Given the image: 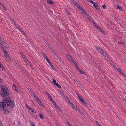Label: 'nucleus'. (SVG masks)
<instances>
[{"label":"nucleus","mask_w":126,"mask_h":126,"mask_svg":"<svg viewBox=\"0 0 126 126\" xmlns=\"http://www.w3.org/2000/svg\"><path fill=\"white\" fill-rule=\"evenodd\" d=\"M71 1L79 9L82 14L84 15H85L86 17L90 21H91V18L86 13L85 11L84 10L82 9V7L80 6L74 0H71Z\"/></svg>","instance_id":"1"},{"label":"nucleus","mask_w":126,"mask_h":126,"mask_svg":"<svg viewBox=\"0 0 126 126\" xmlns=\"http://www.w3.org/2000/svg\"><path fill=\"white\" fill-rule=\"evenodd\" d=\"M1 88L2 92L1 95L2 97H4L9 95V91L6 86H2Z\"/></svg>","instance_id":"2"},{"label":"nucleus","mask_w":126,"mask_h":126,"mask_svg":"<svg viewBox=\"0 0 126 126\" xmlns=\"http://www.w3.org/2000/svg\"><path fill=\"white\" fill-rule=\"evenodd\" d=\"M11 100L9 98H5L3 100V102L5 105L6 107L8 106L10 104Z\"/></svg>","instance_id":"3"},{"label":"nucleus","mask_w":126,"mask_h":126,"mask_svg":"<svg viewBox=\"0 0 126 126\" xmlns=\"http://www.w3.org/2000/svg\"><path fill=\"white\" fill-rule=\"evenodd\" d=\"M77 96L80 101L82 102L83 105L84 106H86L87 104L84 100L82 98V97L80 95L78 94Z\"/></svg>","instance_id":"4"},{"label":"nucleus","mask_w":126,"mask_h":126,"mask_svg":"<svg viewBox=\"0 0 126 126\" xmlns=\"http://www.w3.org/2000/svg\"><path fill=\"white\" fill-rule=\"evenodd\" d=\"M5 107H6V106L3 102H0V110H3Z\"/></svg>","instance_id":"5"},{"label":"nucleus","mask_w":126,"mask_h":126,"mask_svg":"<svg viewBox=\"0 0 126 126\" xmlns=\"http://www.w3.org/2000/svg\"><path fill=\"white\" fill-rule=\"evenodd\" d=\"M26 107L30 110L33 113H36L34 109L31 108L28 105H26Z\"/></svg>","instance_id":"6"},{"label":"nucleus","mask_w":126,"mask_h":126,"mask_svg":"<svg viewBox=\"0 0 126 126\" xmlns=\"http://www.w3.org/2000/svg\"><path fill=\"white\" fill-rule=\"evenodd\" d=\"M92 22L93 23L94 25V26L98 30H99L100 32H102V30L98 27L97 25L95 24V23L92 20Z\"/></svg>","instance_id":"7"},{"label":"nucleus","mask_w":126,"mask_h":126,"mask_svg":"<svg viewBox=\"0 0 126 126\" xmlns=\"http://www.w3.org/2000/svg\"><path fill=\"white\" fill-rule=\"evenodd\" d=\"M90 2L93 4V6L95 8H96L97 7V4L96 3H95L94 2L92 1H91Z\"/></svg>","instance_id":"8"},{"label":"nucleus","mask_w":126,"mask_h":126,"mask_svg":"<svg viewBox=\"0 0 126 126\" xmlns=\"http://www.w3.org/2000/svg\"><path fill=\"white\" fill-rule=\"evenodd\" d=\"M0 44H2L5 47H6V45L5 44V42L2 40L1 38L0 37Z\"/></svg>","instance_id":"9"},{"label":"nucleus","mask_w":126,"mask_h":126,"mask_svg":"<svg viewBox=\"0 0 126 126\" xmlns=\"http://www.w3.org/2000/svg\"><path fill=\"white\" fill-rule=\"evenodd\" d=\"M117 70L118 71L120 72V73L122 74V75L123 77H126V76L124 75V74L121 71V70L120 68H118V69H117Z\"/></svg>","instance_id":"10"},{"label":"nucleus","mask_w":126,"mask_h":126,"mask_svg":"<svg viewBox=\"0 0 126 126\" xmlns=\"http://www.w3.org/2000/svg\"><path fill=\"white\" fill-rule=\"evenodd\" d=\"M66 56L67 58L70 61L73 59L72 57L68 54H67Z\"/></svg>","instance_id":"11"},{"label":"nucleus","mask_w":126,"mask_h":126,"mask_svg":"<svg viewBox=\"0 0 126 126\" xmlns=\"http://www.w3.org/2000/svg\"><path fill=\"white\" fill-rule=\"evenodd\" d=\"M13 88L14 90H15L17 92H18V90L17 89L18 87L15 84H13Z\"/></svg>","instance_id":"12"},{"label":"nucleus","mask_w":126,"mask_h":126,"mask_svg":"<svg viewBox=\"0 0 126 126\" xmlns=\"http://www.w3.org/2000/svg\"><path fill=\"white\" fill-rule=\"evenodd\" d=\"M101 54L103 56H104L105 57H106L107 58H110L109 57L108 55H107V54L105 53H104L103 52Z\"/></svg>","instance_id":"13"},{"label":"nucleus","mask_w":126,"mask_h":126,"mask_svg":"<svg viewBox=\"0 0 126 126\" xmlns=\"http://www.w3.org/2000/svg\"><path fill=\"white\" fill-rule=\"evenodd\" d=\"M38 104L41 106L43 107L44 106V105L43 103L41 102V100H39L37 101Z\"/></svg>","instance_id":"14"},{"label":"nucleus","mask_w":126,"mask_h":126,"mask_svg":"<svg viewBox=\"0 0 126 126\" xmlns=\"http://www.w3.org/2000/svg\"><path fill=\"white\" fill-rule=\"evenodd\" d=\"M96 49L98 50V51L101 53H102L103 52L102 50L100 48L98 47H96Z\"/></svg>","instance_id":"15"},{"label":"nucleus","mask_w":126,"mask_h":126,"mask_svg":"<svg viewBox=\"0 0 126 126\" xmlns=\"http://www.w3.org/2000/svg\"><path fill=\"white\" fill-rule=\"evenodd\" d=\"M4 54L6 56V57L8 58L9 59V60H10L11 59L10 58V57L7 52H6V53H5Z\"/></svg>","instance_id":"16"},{"label":"nucleus","mask_w":126,"mask_h":126,"mask_svg":"<svg viewBox=\"0 0 126 126\" xmlns=\"http://www.w3.org/2000/svg\"><path fill=\"white\" fill-rule=\"evenodd\" d=\"M22 58L26 62L28 61V59L25 56V55L23 56Z\"/></svg>","instance_id":"17"},{"label":"nucleus","mask_w":126,"mask_h":126,"mask_svg":"<svg viewBox=\"0 0 126 126\" xmlns=\"http://www.w3.org/2000/svg\"><path fill=\"white\" fill-rule=\"evenodd\" d=\"M78 71L80 72L81 74H84V76H86V75L85 74L84 72L81 70L80 69Z\"/></svg>","instance_id":"18"},{"label":"nucleus","mask_w":126,"mask_h":126,"mask_svg":"<svg viewBox=\"0 0 126 126\" xmlns=\"http://www.w3.org/2000/svg\"><path fill=\"white\" fill-rule=\"evenodd\" d=\"M62 93L63 97L64 98L65 100H67L68 101V100H68V98L63 94V93Z\"/></svg>","instance_id":"19"},{"label":"nucleus","mask_w":126,"mask_h":126,"mask_svg":"<svg viewBox=\"0 0 126 126\" xmlns=\"http://www.w3.org/2000/svg\"><path fill=\"white\" fill-rule=\"evenodd\" d=\"M55 107L59 112H61L60 108L58 106H55Z\"/></svg>","instance_id":"20"},{"label":"nucleus","mask_w":126,"mask_h":126,"mask_svg":"<svg viewBox=\"0 0 126 126\" xmlns=\"http://www.w3.org/2000/svg\"><path fill=\"white\" fill-rule=\"evenodd\" d=\"M47 3L49 4H52L54 3V2L52 0L49 1L47 0Z\"/></svg>","instance_id":"21"},{"label":"nucleus","mask_w":126,"mask_h":126,"mask_svg":"<svg viewBox=\"0 0 126 126\" xmlns=\"http://www.w3.org/2000/svg\"><path fill=\"white\" fill-rule=\"evenodd\" d=\"M116 8L117 9H119L120 10H122V8L120 6L118 5L116 6Z\"/></svg>","instance_id":"22"},{"label":"nucleus","mask_w":126,"mask_h":126,"mask_svg":"<svg viewBox=\"0 0 126 126\" xmlns=\"http://www.w3.org/2000/svg\"><path fill=\"white\" fill-rule=\"evenodd\" d=\"M73 64H75L76 62L73 59V58L70 61Z\"/></svg>","instance_id":"23"},{"label":"nucleus","mask_w":126,"mask_h":126,"mask_svg":"<svg viewBox=\"0 0 126 126\" xmlns=\"http://www.w3.org/2000/svg\"><path fill=\"white\" fill-rule=\"evenodd\" d=\"M68 102H69V104L71 105V106L73 108L75 106H74V105L72 103H71V102H70L69 100H68Z\"/></svg>","instance_id":"24"},{"label":"nucleus","mask_w":126,"mask_h":126,"mask_svg":"<svg viewBox=\"0 0 126 126\" xmlns=\"http://www.w3.org/2000/svg\"><path fill=\"white\" fill-rule=\"evenodd\" d=\"M77 111L81 115H82V113H81V111L78 108Z\"/></svg>","instance_id":"25"},{"label":"nucleus","mask_w":126,"mask_h":126,"mask_svg":"<svg viewBox=\"0 0 126 126\" xmlns=\"http://www.w3.org/2000/svg\"><path fill=\"white\" fill-rule=\"evenodd\" d=\"M28 64V65L32 67V64L30 62L28 61L27 62H26Z\"/></svg>","instance_id":"26"},{"label":"nucleus","mask_w":126,"mask_h":126,"mask_svg":"<svg viewBox=\"0 0 126 126\" xmlns=\"http://www.w3.org/2000/svg\"><path fill=\"white\" fill-rule=\"evenodd\" d=\"M55 85L56 86H57L59 88H61V86L58 83L55 84Z\"/></svg>","instance_id":"27"},{"label":"nucleus","mask_w":126,"mask_h":126,"mask_svg":"<svg viewBox=\"0 0 126 126\" xmlns=\"http://www.w3.org/2000/svg\"><path fill=\"white\" fill-rule=\"evenodd\" d=\"M67 123L69 126H73L68 121H67Z\"/></svg>","instance_id":"28"},{"label":"nucleus","mask_w":126,"mask_h":126,"mask_svg":"<svg viewBox=\"0 0 126 126\" xmlns=\"http://www.w3.org/2000/svg\"><path fill=\"white\" fill-rule=\"evenodd\" d=\"M21 32L24 35H25L26 34V33L25 32L23 31L22 29H21L20 30Z\"/></svg>","instance_id":"29"},{"label":"nucleus","mask_w":126,"mask_h":126,"mask_svg":"<svg viewBox=\"0 0 126 126\" xmlns=\"http://www.w3.org/2000/svg\"><path fill=\"white\" fill-rule=\"evenodd\" d=\"M39 117L40 118L42 119H43L44 118L43 115L41 114H39Z\"/></svg>","instance_id":"30"},{"label":"nucleus","mask_w":126,"mask_h":126,"mask_svg":"<svg viewBox=\"0 0 126 126\" xmlns=\"http://www.w3.org/2000/svg\"><path fill=\"white\" fill-rule=\"evenodd\" d=\"M31 126H35L33 122H31L30 123Z\"/></svg>","instance_id":"31"},{"label":"nucleus","mask_w":126,"mask_h":126,"mask_svg":"<svg viewBox=\"0 0 126 126\" xmlns=\"http://www.w3.org/2000/svg\"><path fill=\"white\" fill-rule=\"evenodd\" d=\"M46 59L47 61L48 62L49 64H50V61L47 58V59Z\"/></svg>","instance_id":"32"},{"label":"nucleus","mask_w":126,"mask_h":126,"mask_svg":"<svg viewBox=\"0 0 126 126\" xmlns=\"http://www.w3.org/2000/svg\"><path fill=\"white\" fill-rule=\"evenodd\" d=\"M10 103L11 104H12V105H15V103L14 102V101H11H11L10 102Z\"/></svg>","instance_id":"33"},{"label":"nucleus","mask_w":126,"mask_h":126,"mask_svg":"<svg viewBox=\"0 0 126 126\" xmlns=\"http://www.w3.org/2000/svg\"><path fill=\"white\" fill-rule=\"evenodd\" d=\"M19 54H20V55L22 57L23 56H25V55H24L23 53L21 52H20L19 53Z\"/></svg>","instance_id":"34"},{"label":"nucleus","mask_w":126,"mask_h":126,"mask_svg":"<svg viewBox=\"0 0 126 126\" xmlns=\"http://www.w3.org/2000/svg\"><path fill=\"white\" fill-rule=\"evenodd\" d=\"M46 93L47 94V95L48 96V97L49 98H51V97L50 95H49V94L47 92H46Z\"/></svg>","instance_id":"35"},{"label":"nucleus","mask_w":126,"mask_h":126,"mask_svg":"<svg viewBox=\"0 0 126 126\" xmlns=\"http://www.w3.org/2000/svg\"><path fill=\"white\" fill-rule=\"evenodd\" d=\"M34 97L35 99H36L37 100V101L40 100L39 99H38L35 95H34Z\"/></svg>","instance_id":"36"},{"label":"nucleus","mask_w":126,"mask_h":126,"mask_svg":"<svg viewBox=\"0 0 126 126\" xmlns=\"http://www.w3.org/2000/svg\"><path fill=\"white\" fill-rule=\"evenodd\" d=\"M34 97L35 99H36L37 100V101L40 100L39 99H38L35 95H34Z\"/></svg>","instance_id":"37"},{"label":"nucleus","mask_w":126,"mask_h":126,"mask_svg":"<svg viewBox=\"0 0 126 126\" xmlns=\"http://www.w3.org/2000/svg\"><path fill=\"white\" fill-rule=\"evenodd\" d=\"M75 66H76V67L77 69L78 70H79L80 69L78 68V66L77 65V64H75Z\"/></svg>","instance_id":"38"},{"label":"nucleus","mask_w":126,"mask_h":126,"mask_svg":"<svg viewBox=\"0 0 126 126\" xmlns=\"http://www.w3.org/2000/svg\"><path fill=\"white\" fill-rule=\"evenodd\" d=\"M43 57L45 59L47 58V56L45 54H43Z\"/></svg>","instance_id":"39"},{"label":"nucleus","mask_w":126,"mask_h":126,"mask_svg":"<svg viewBox=\"0 0 126 126\" xmlns=\"http://www.w3.org/2000/svg\"><path fill=\"white\" fill-rule=\"evenodd\" d=\"M53 79V80L52 81V82L55 85V84L57 83H56V81Z\"/></svg>","instance_id":"40"},{"label":"nucleus","mask_w":126,"mask_h":126,"mask_svg":"<svg viewBox=\"0 0 126 126\" xmlns=\"http://www.w3.org/2000/svg\"><path fill=\"white\" fill-rule=\"evenodd\" d=\"M49 64L52 67V68L53 69H55V68H54V67L51 64V62H50V64Z\"/></svg>","instance_id":"41"},{"label":"nucleus","mask_w":126,"mask_h":126,"mask_svg":"<svg viewBox=\"0 0 126 126\" xmlns=\"http://www.w3.org/2000/svg\"><path fill=\"white\" fill-rule=\"evenodd\" d=\"M102 7L104 9H106V6L105 5H102Z\"/></svg>","instance_id":"42"},{"label":"nucleus","mask_w":126,"mask_h":126,"mask_svg":"<svg viewBox=\"0 0 126 126\" xmlns=\"http://www.w3.org/2000/svg\"><path fill=\"white\" fill-rule=\"evenodd\" d=\"M49 99L52 103H53V102H54L53 100L51 98V97L49 98Z\"/></svg>","instance_id":"43"},{"label":"nucleus","mask_w":126,"mask_h":126,"mask_svg":"<svg viewBox=\"0 0 126 126\" xmlns=\"http://www.w3.org/2000/svg\"><path fill=\"white\" fill-rule=\"evenodd\" d=\"M11 21L13 23H14L15 25H16V23H15V21H14V20L12 19H11Z\"/></svg>","instance_id":"44"},{"label":"nucleus","mask_w":126,"mask_h":126,"mask_svg":"<svg viewBox=\"0 0 126 126\" xmlns=\"http://www.w3.org/2000/svg\"><path fill=\"white\" fill-rule=\"evenodd\" d=\"M52 103L53 104L54 106H55H55H57L56 104L54 102H53V103Z\"/></svg>","instance_id":"45"},{"label":"nucleus","mask_w":126,"mask_h":126,"mask_svg":"<svg viewBox=\"0 0 126 126\" xmlns=\"http://www.w3.org/2000/svg\"><path fill=\"white\" fill-rule=\"evenodd\" d=\"M0 66V67L1 68H2V69H3V70L4 69V68L3 66V65H1Z\"/></svg>","instance_id":"46"},{"label":"nucleus","mask_w":126,"mask_h":126,"mask_svg":"<svg viewBox=\"0 0 126 126\" xmlns=\"http://www.w3.org/2000/svg\"><path fill=\"white\" fill-rule=\"evenodd\" d=\"M73 108H74V109L75 110H77L78 108L76 106H75Z\"/></svg>","instance_id":"47"},{"label":"nucleus","mask_w":126,"mask_h":126,"mask_svg":"<svg viewBox=\"0 0 126 126\" xmlns=\"http://www.w3.org/2000/svg\"><path fill=\"white\" fill-rule=\"evenodd\" d=\"M113 67L114 68V69L116 70H117V69H118V68L116 67L114 65L113 66Z\"/></svg>","instance_id":"48"},{"label":"nucleus","mask_w":126,"mask_h":126,"mask_svg":"<svg viewBox=\"0 0 126 126\" xmlns=\"http://www.w3.org/2000/svg\"><path fill=\"white\" fill-rule=\"evenodd\" d=\"M0 4L3 7V8H4V9L6 10V9L4 7V5L2 4V3H0Z\"/></svg>","instance_id":"49"},{"label":"nucleus","mask_w":126,"mask_h":126,"mask_svg":"<svg viewBox=\"0 0 126 126\" xmlns=\"http://www.w3.org/2000/svg\"><path fill=\"white\" fill-rule=\"evenodd\" d=\"M56 56H57V57L60 60V57L58 55H57V54H56Z\"/></svg>","instance_id":"50"},{"label":"nucleus","mask_w":126,"mask_h":126,"mask_svg":"<svg viewBox=\"0 0 126 126\" xmlns=\"http://www.w3.org/2000/svg\"><path fill=\"white\" fill-rule=\"evenodd\" d=\"M74 80L76 82V83L77 84H79L78 82V81H77L76 79H74Z\"/></svg>","instance_id":"51"},{"label":"nucleus","mask_w":126,"mask_h":126,"mask_svg":"<svg viewBox=\"0 0 126 126\" xmlns=\"http://www.w3.org/2000/svg\"><path fill=\"white\" fill-rule=\"evenodd\" d=\"M16 26V28H18V29H19V30H20L21 29V28H20L18 26Z\"/></svg>","instance_id":"52"},{"label":"nucleus","mask_w":126,"mask_h":126,"mask_svg":"<svg viewBox=\"0 0 126 126\" xmlns=\"http://www.w3.org/2000/svg\"><path fill=\"white\" fill-rule=\"evenodd\" d=\"M4 53H6L7 52L6 50L5 49L4 50H3L2 51Z\"/></svg>","instance_id":"53"},{"label":"nucleus","mask_w":126,"mask_h":126,"mask_svg":"<svg viewBox=\"0 0 126 126\" xmlns=\"http://www.w3.org/2000/svg\"><path fill=\"white\" fill-rule=\"evenodd\" d=\"M0 126H3L2 123L1 121H0Z\"/></svg>","instance_id":"54"},{"label":"nucleus","mask_w":126,"mask_h":126,"mask_svg":"<svg viewBox=\"0 0 126 126\" xmlns=\"http://www.w3.org/2000/svg\"><path fill=\"white\" fill-rule=\"evenodd\" d=\"M4 111H5V112H8V110L6 109Z\"/></svg>","instance_id":"55"},{"label":"nucleus","mask_w":126,"mask_h":126,"mask_svg":"<svg viewBox=\"0 0 126 126\" xmlns=\"http://www.w3.org/2000/svg\"><path fill=\"white\" fill-rule=\"evenodd\" d=\"M44 41L45 42V43L47 45V44H48L47 43V41L45 40H44Z\"/></svg>","instance_id":"56"},{"label":"nucleus","mask_w":126,"mask_h":126,"mask_svg":"<svg viewBox=\"0 0 126 126\" xmlns=\"http://www.w3.org/2000/svg\"><path fill=\"white\" fill-rule=\"evenodd\" d=\"M31 94L32 95L34 96V94L32 92L31 93Z\"/></svg>","instance_id":"57"},{"label":"nucleus","mask_w":126,"mask_h":126,"mask_svg":"<svg viewBox=\"0 0 126 126\" xmlns=\"http://www.w3.org/2000/svg\"><path fill=\"white\" fill-rule=\"evenodd\" d=\"M49 47H48L50 49L52 48L51 47V46H49Z\"/></svg>","instance_id":"58"},{"label":"nucleus","mask_w":126,"mask_h":126,"mask_svg":"<svg viewBox=\"0 0 126 126\" xmlns=\"http://www.w3.org/2000/svg\"><path fill=\"white\" fill-rule=\"evenodd\" d=\"M50 50H51V51H52V52H54V50H53V49H52V48L51 49H50Z\"/></svg>","instance_id":"59"},{"label":"nucleus","mask_w":126,"mask_h":126,"mask_svg":"<svg viewBox=\"0 0 126 126\" xmlns=\"http://www.w3.org/2000/svg\"><path fill=\"white\" fill-rule=\"evenodd\" d=\"M53 53L55 55H56L57 54H56L55 52L54 51L53 52Z\"/></svg>","instance_id":"60"},{"label":"nucleus","mask_w":126,"mask_h":126,"mask_svg":"<svg viewBox=\"0 0 126 126\" xmlns=\"http://www.w3.org/2000/svg\"><path fill=\"white\" fill-rule=\"evenodd\" d=\"M40 36L42 38H44L43 36L42 35H40Z\"/></svg>","instance_id":"61"},{"label":"nucleus","mask_w":126,"mask_h":126,"mask_svg":"<svg viewBox=\"0 0 126 126\" xmlns=\"http://www.w3.org/2000/svg\"><path fill=\"white\" fill-rule=\"evenodd\" d=\"M1 49L2 50H4L5 49L4 48L2 47H1Z\"/></svg>","instance_id":"62"},{"label":"nucleus","mask_w":126,"mask_h":126,"mask_svg":"<svg viewBox=\"0 0 126 126\" xmlns=\"http://www.w3.org/2000/svg\"><path fill=\"white\" fill-rule=\"evenodd\" d=\"M96 122L98 125H100V126H101V125H100V124H99L98 123H97V122L96 121Z\"/></svg>","instance_id":"63"},{"label":"nucleus","mask_w":126,"mask_h":126,"mask_svg":"<svg viewBox=\"0 0 126 126\" xmlns=\"http://www.w3.org/2000/svg\"><path fill=\"white\" fill-rule=\"evenodd\" d=\"M47 45L48 47H49V46H50L48 44H47Z\"/></svg>","instance_id":"64"}]
</instances>
